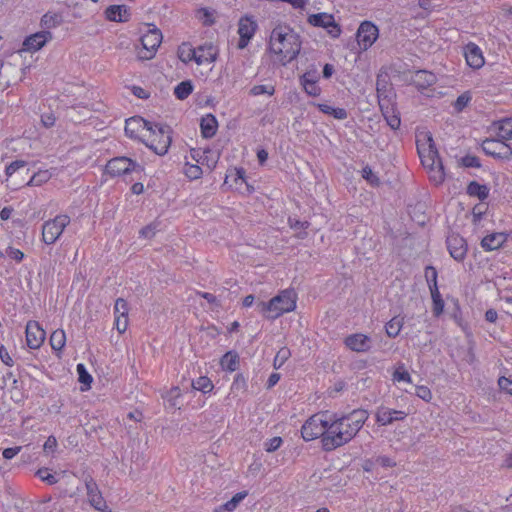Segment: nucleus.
Segmentation results:
<instances>
[{"mask_svg":"<svg viewBox=\"0 0 512 512\" xmlns=\"http://www.w3.org/2000/svg\"><path fill=\"white\" fill-rule=\"evenodd\" d=\"M436 75L426 70H419L412 76L413 84L420 90L427 89L436 83Z\"/></svg>","mask_w":512,"mask_h":512,"instance_id":"obj_22","label":"nucleus"},{"mask_svg":"<svg viewBox=\"0 0 512 512\" xmlns=\"http://www.w3.org/2000/svg\"><path fill=\"white\" fill-rule=\"evenodd\" d=\"M51 39V32L40 31L28 36L23 42V48L26 51H38Z\"/></svg>","mask_w":512,"mask_h":512,"instance_id":"obj_19","label":"nucleus"},{"mask_svg":"<svg viewBox=\"0 0 512 512\" xmlns=\"http://www.w3.org/2000/svg\"><path fill=\"white\" fill-rule=\"evenodd\" d=\"M403 326V318L394 317L385 325L386 333L389 337L395 338L399 335Z\"/></svg>","mask_w":512,"mask_h":512,"instance_id":"obj_34","label":"nucleus"},{"mask_svg":"<svg viewBox=\"0 0 512 512\" xmlns=\"http://www.w3.org/2000/svg\"><path fill=\"white\" fill-rule=\"evenodd\" d=\"M193 92L192 81L180 82L174 89V95L179 100H185Z\"/></svg>","mask_w":512,"mask_h":512,"instance_id":"obj_31","label":"nucleus"},{"mask_svg":"<svg viewBox=\"0 0 512 512\" xmlns=\"http://www.w3.org/2000/svg\"><path fill=\"white\" fill-rule=\"evenodd\" d=\"M66 344V334L63 329H57L50 336V345L53 350L61 351Z\"/></svg>","mask_w":512,"mask_h":512,"instance_id":"obj_29","label":"nucleus"},{"mask_svg":"<svg viewBox=\"0 0 512 512\" xmlns=\"http://www.w3.org/2000/svg\"><path fill=\"white\" fill-rule=\"evenodd\" d=\"M393 379L398 382H400V381L411 382V376L405 370H403V371L396 370L393 374Z\"/></svg>","mask_w":512,"mask_h":512,"instance_id":"obj_62","label":"nucleus"},{"mask_svg":"<svg viewBox=\"0 0 512 512\" xmlns=\"http://www.w3.org/2000/svg\"><path fill=\"white\" fill-rule=\"evenodd\" d=\"M290 351L287 348H282L278 351L274 358V367L280 368L284 362L289 358Z\"/></svg>","mask_w":512,"mask_h":512,"instance_id":"obj_47","label":"nucleus"},{"mask_svg":"<svg viewBox=\"0 0 512 512\" xmlns=\"http://www.w3.org/2000/svg\"><path fill=\"white\" fill-rule=\"evenodd\" d=\"M378 102H379V107H380V110L382 113L383 112L389 113V110L394 108V104L392 103V100L389 97V95L379 96Z\"/></svg>","mask_w":512,"mask_h":512,"instance_id":"obj_51","label":"nucleus"},{"mask_svg":"<svg viewBox=\"0 0 512 512\" xmlns=\"http://www.w3.org/2000/svg\"><path fill=\"white\" fill-rule=\"evenodd\" d=\"M115 327L120 334L124 333L128 327V316L115 317Z\"/></svg>","mask_w":512,"mask_h":512,"instance_id":"obj_58","label":"nucleus"},{"mask_svg":"<svg viewBox=\"0 0 512 512\" xmlns=\"http://www.w3.org/2000/svg\"><path fill=\"white\" fill-rule=\"evenodd\" d=\"M162 42L161 31L153 27L149 29L142 37V48L138 51V58L141 60L152 59Z\"/></svg>","mask_w":512,"mask_h":512,"instance_id":"obj_8","label":"nucleus"},{"mask_svg":"<svg viewBox=\"0 0 512 512\" xmlns=\"http://www.w3.org/2000/svg\"><path fill=\"white\" fill-rule=\"evenodd\" d=\"M257 27L258 25L252 17L244 16L240 18L238 24V34L240 36L238 42L239 49H244L248 45L249 41L254 36Z\"/></svg>","mask_w":512,"mask_h":512,"instance_id":"obj_13","label":"nucleus"},{"mask_svg":"<svg viewBox=\"0 0 512 512\" xmlns=\"http://www.w3.org/2000/svg\"><path fill=\"white\" fill-rule=\"evenodd\" d=\"M41 122H42L44 127L50 128V127L55 125L56 117H55V115L52 112L44 113L41 116Z\"/></svg>","mask_w":512,"mask_h":512,"instance_id":"obj_61","label":"nucleus"},{"mask_svg":"<svg viewBox=\"0 0 512 512\" xmlns=\"http://www.w3.org/2000/svg\"><path fill=\"white\" fill-rule=\"evenodd\" d=\"M301 45L299 34L287 25H277L271 31L269 50L283 66L296 59L300 53Z\"/></svg>","mask_w":512,"mask_h":512,"instance_id":"obj_2","label":"nucleus"},{"mask_svg":"<svg viewBox=\"0 0 512 512\" xmlns=\"http://www.w3.org/2000/svg\"><path fill=\"white\" fill-rule=\"evenodd\" d=\"M416 395L426 402H429L432 399V393L426 386H417Z\"/></svg>","mask_w":512,"mask_h":512,"instance_id":"obj_54","label":"nucleus"},{"mask_svg":"<svg viewBox=\"0 0 512 512\" xmlns=\"http://www.w3.org/2000/svg\"><path fill=\"white\" fill-rule=\"evenodd\" d=\"M369 418L365 409H354L340 417L336 415L329 419L328 432L322 439V448L333 451L349 443L361 430Z\"/></svg>","mask_w":512,"mask_h":512,"instance_id":"obj_1","label":"nucleus"},{"mask_svg":"<svg viewBox=\"0 0 512 512\" xmlns=\"http://www.w3.org/2000/svg\"><path fill=\"white\" fill-rule=\"evenodd\" d=\"M85 486L88 501L92 507H94L98 511L112 512L111 510L106 511V501L104 500L96 481L91 476H87L85 478Z\"/></svg>","mask_w":512,"mask_h":512,"instance_id":"obj_12","label":"nucleus"},{"mask_svg":"<svg viewBox=\"0 0 512 512\" xmlns=\"http://www.w3.org/2000/svg\"><path fill=\"white\" fill-rule=\"evenodd\" d=\"M406 417L404 411L379 407L376 411V422L382 426L392 424L394 421L403 420Z\"/></svg>","mask_w":512,"mask_h":512,"instance_id":"obj_18","label":"nucleus"},{"mask_svg":"<svg viewBox=\"0 0 512 512\" xmlns=\"http://www.w3.org/2000/svg\"><path fill=\"white\" fill-rule=\"evenodd\" d=\"M151 123L140 116H134L126 120L125 133L128 137L141 140L148 148L153 150L157 155L163 156L168 152L170 140L168 135H160V141L154 143L153 132L151 131ZM163 133V131L161 132Z\"/></svg>","mask_w":512,"mask_h":512,"instance_id":"obj_3","label":"nucleus"},{"mask_svg":"<svg viewBox=\"0 0 512 512\" xmlns=\"http://www.w3.org/2000/svg\"><path fill=\"white\" fill-rule=\"evenodd\" d=\"M464 56L466 63L473 69H480L485 64L482 50L473 42H469L465 45Z\"/></svg>","mask_w":512,"mask_h":512,"instance_id":"obj_17","label":"nucleus"},{"mask_svg":"<svg viewBox=\"0 0 512 512\" xmlns=\"http://www.w3.org/2000/svg\"><path fill=\"white\" fill-rule=\"evenodd\" d=\"M36 475L44 482L48 483L49 485L56 484L58 482V478L54 475L49 473L48 468H40Z\"/></svg>","mask_w":512,"mask_h":512,"instance_id":"obj_44","label":"nucleus"},{"mask_svg":"<svg viewBox=\"0 0 512 512\" xmlns=\"http://www.w3.org/2000/svg\"><path fill=\"white\" fill-rule=\"evenodd\" d=\"M70 221V217L66 214H59L53 219L45 221L42 225V241L46 245L56 243Z\"/></svg>","mask_w":512,"mask_h":512,"instance_id":"obj_6","label":"nucleus"},{"mask_svg":"<svg viewBox=\"0 0 512 512\" xmlns=\"http://www.w3.org/2000/svg\"><path fill=\"white\" fill-rule=\"evenodd\" d=\"M282 443H283V440L281 437H278V436L273 437V438L269 439L267 442H265V444H264L265 451L269 452V453L274 452L280 448Z\"/></svg>","mask_w":512,"mask_h":512,"instance_id":"obj_50","label":"nucleus"},{"mask_svg":"<svg viewBox=\"0 0 512 512\" xmlns=\"http://www.w3.org/2000/svg\"><path fill=\"white\" fill-rule=\"evenodd\" d=\"M507 241L505 233H492L485 236L481 241V246L485 251L497 250Z\"/></svg>","mask_w":512,"mask_h":512,"instance_id":"obj_23","label":"nucleus"},{"mask_svg":"<svg viewBox=\"0 0 512 512\" xmlns=\"http://www.w3.org/2000/svg\"><path fill=\"white\" fill-rule=\"evenodd\" d=\"M378 37V28L371 22L360 24L357 31V42L364 49L371 47Z\"/></svg>","mask_w":512,"mask_h":512,"instance_id":"obj_14","label":"nucleus"},{"mask_svg":"<svg viewBox=\"0 0 512 512\" xmlns=\"http://www.w3.org/2000/svg\"><path fill=\"white\" fill-rule=\"evenodd\" d=\"M129 308L128 303L123 298H118L115 301L114 305V315L115 317L128 316Z\"/></svg>","mask_w":512,"mask_h":512,"instance_id":"obj_40","label":"nucleus"},{"mask_svg":"<svg viewBox=\"0 0 512 512\" xmlns=\"http://www.w3.org/2000/svg\"><path fill=\"white\" fill-rule=\"evenodd\" d=\"M57 447V440L54 436H49L44 443V451L45 452H54Z\"/></svg>","mask_w":512,"mask_h":512,"instance_id":"obj_63","label":"nucleus"},{"mask_svg":"<svg viewBox=\"0 0 512 512\" xmlns=\"http://www.w3.org/2000/svg\"><path fill=\"white\" fill-rule=\"evenodd\" d=\"M178 58L184 62L188 63L190 61H194L196 53L195 49L191 47V45L183 43L178 47Z\"/></svg>","mask_w":512,"mask_h":512,"instance_id":"obj_33","label":"nucleus"},{"mask_svg":"<svg viewBox=\"0 0 512 512\" xmlns=\"http://www.w3.org/2000/svg\"><path fill=\"white\" fill-rule=\"evenodd\" d=\"M448 251L452 258L461 262L467 254L466 240L458 234H451L446 240Z\"/></svg>","mask_w":512,"mask_h":512,"instance_id":"obj_15","label":"nucleus"},{"mask_svg":"<svg viewBox=\"0 0 512 512\" xmlns=\"http://www.w3.org/2000/svg\"><path fill=\"white\" fill-rule=\"evenodd\" d=\"M483 152L495 159L509 160L512 157V148L499 138H487L481 144Z\"/></svg>","mask_w":512,"mask_h":512,"instance_id":"obj_9","label":"nucleus"},{"mask_svg":"<svg viewBox=\"0 0 512 512\" xmlns=\"http://www.w3.org/2000/svg\"><path fill=\"white\" fill-rule=\"evenodd\" d=\"M326 414L318 413L311 416L302 426L301 435L305 441H312L317 438L321 440L328 432L329 420Z\"/></svg>","mask_w":512,"mask_h":512,"instance_id":"obj_7","label":"nucleus"},{"mask_svg":"<svg viewBox=\"0 0 512 512\" xmlns=\"http://www.w3.org/2000/svg\"><path fill=\"white\" fill-rule=\"evenodd\" d=\"M248 495L247 491H241L236 493L231 500L227 501L222 508L226 511L232 512L237 505Z\"/></svg>","mask_w":512,"mask_h":512,"instance_id":"obj_38","label":"nucleus"},{"mask_svg":"<svg viewBox=\"0 0 512 512\" xmlns=\"http://www.w3.org/2000/svg\"><path fill=\"white\" fill-rule=\"evenodd\" d=\"M461 163L464 167L480 168L481 163L478 157L474 155H466L462 157Z\"/></svg>","mask_w":512,"mask_h":512,"instance_id":"obj_52","label":"nucleus"},{"mask_svg":"<svg viewBox=\"0 0 512 512\" xmlns=\"http://www.w3.org/2000/svg\"><path fill=\"white\" fill-rule=\"evenodd\" d=\"M45 331L36 321H28L26 325V342L31 349H38L45 340Z\"/></svg>","mask_w":512,"mask_h":512,"instance_id":"obj_16","label":"nucleus"},{"mask_svg":"<svg viewBox=\"0 0 512 512\" xmlns=\"http://www.w3.org/2000/svg\"><path fill=\"white\" fill-rule=\"evenodd\" d=\"M376 462L382 467H394L396 465L395 461L392 458L385 455L379 456L376 459Z\"/></svg>","mask_w":512,"mask_h":512,"instance_id":"obj_64","label":"nucleus"},{"mask_svg":"<svg viewBox=\"0 0 512 512\" xmlns=\"http://www.w3.org/2000/svg\"><path fill=\"white\" fill-rule=\"evenodd\" d=\"M362 177L372 186L380 185L379 177L372 171V169L369 166H365L362 169Z\"/></svg>","mask_w":512,"mask_h":512,"instance_id":"obj_43","label":"nucleus"},{"mask_svg":"<svg viewBox=\"0 0 512 512\" xmlns=\"http://www.w3.org/2000/svg\"><path fill=\"white\" fill-rule=\"evenodd\" d=\"M430 293L433 300V314L435 316H439L442 314L444 310V301L441 297L438 287H435V289H431Z\"/></svg>","mask_w":512,"mask_h":512,"instance_id":"obj_35","label":"nucleus"},{"mask_svg":"<svg viewBox=\"0 0 512 512\" xmlns=\"http://www.w3.org/2000/svg\"><path fill=\"white\" fill-rule=\"evenodd\" d=\"M51 177V174L48 170L38 171L34 173L30 180L27 182L29 186H40L43 183H46Z\"/></svg>","mask_w":512,"mask_h":512,"instance_id":"obj_36","label":"nucleus"},{"mask_svg":"<svg viewBox=\"0 0 512 512\" xmlns=\"http://www.w3.org/2000/svg\"><path fill=\"white\" fill-rule=\"evenodd\" d=\"M308 23L315 27L325 28L328 34L337 38L341 34L340 26L335 22L333 15L328 13L312 14L308 17Z\"/></svg>","mask_w":512,"mask_h":512,"instance_id":"obj_11","label":"nucleus"},{"mask_svg":"<svg viewBox=\"0 0 512 512\" xmlns=\"http://www.w3.org/2000/svg\"><path fill=\"white\" fill-rule=\"evenodd\" d=\"M220 365L223 370L234 372L238 369L239 366V356L236 352L228 351L225 353L221 360Z\"/></svg>","mask_w":512,"mask_h":512,"instance_id":"obj_27","label":"nucleus"},{"mask_svg":"<svg viewBox=\"0 0 512 512\" xmlns=\"http://www.w3.org/2000/svg\"><path fill=\"white\" fill-rule=\"evenodd\" d=\"M62 22V16L59 13L47 12L41 18V26L46 29H52L59 26Z\"/></svg>","mask_w":512,"mask_h":512,"instance_id":"obj_30","label":"nucleus"},{"mask_svg":"<svg viewBox=\"0 0 512 512\" xmlns=\"http://www.w3.org/2000/svg\"><path fill=\"white\" fill-rule=\"evenodd\" d=\"M184 173L189 179L196 180L201 177L202 169L196 164H186Z\"/></svg>","mask_w":512,"mask_h":512,"instance_id":"obj_42","label":"nucleus"},{"mask_svg":"<svg viewBox=\"0 0 512 512\" xmlns=\"http://www.w3.org/2000/svg\"><path fill=\"white\" fill-rule=\"evenodd\" d=\"M296 308V293L293 290H284L268 302L257 303L259 312L266 314L267 318L275 319L284 313L293 311Z\"/></svg>","mask_w":512,"mask_h":512,"instance_id":"obj_5","label":"nucleus"},{"mask_svg":"<svg viewBox=\"0 0 512 512\" xmlns=\"http://www.w3.org/2000/svg\"><path fill=\"white\" fill-rule=\"evenodd\" d=\"M180 395V389L178 387H173L170 389V391H168L166 398L173 407H176L178 405L177 399L180 397Z\"/></svg>","mask_w":512,"mask_h":512,"instance_id":"obj_56","label":"nucleus"},{"mask_svg":"<svg viewBox=\"0 0 512 512\" xmlns=\"http://www.w3.org/2000/svg\"><path fill=\"white\" fill-rule=\"evenodd\" d=\"M494 127L497 129L499 139L507 141L512 139V118H504L494 122Z\"/></svg>","mask_w":512,"mask_h":512,"instance_id":"obj_26","label":"nucleus"},{"mask_svg":"<svg viewBox=\"0 0 512 512\" xmlns=\"http://www.w3.org/2000/svg\"><path fill=\"white\" fill-rule=\"evenodd\" d=\"M498 385L501 390L512 395V380L511 379L502 376L498 379Z\"/></svg>","mask_w":512,"mask_h":512,"instance_id":"obj_57","label":"nucleus"},{"mask_svg":"<svg viewBox=\"0 0 512 512\" xmlns=\"http://www.w3.org/2000/svg\"><path fill=\"white\" fill-rule=\"evenodd\" d=\"M471 101V96L468 92L459 95L455 101L454 107L457 111H462Z\"/></svg>","mask_w":512,"mask_h":512,"instance_id":"obj_49","label":"nucleus"},{"mask_svg":"<svg viewBox=\"0 0 512 512\" xmlns=\"http://www.w3.org/2000/svg\"><path fill=\"white\" fill-rule=\"evenodd\" d=\"M467 194L472 197H477L479 200L483 201L489 196V188L476 181H471L467 186Z\"/></svg>","mask_w":512,"mask_h":512,"instance_id":"obj_28","label":"nucleus"},{"mask_svg":"<svg viewBox=\"0 0 512 512\" xmlns=\"http://www.w3.org/2000/svg\"><path fill=\"white\" fill-rule=\"evenodd\" d=\"M218 129V122L213 114H207L201 118L200 130L203 138H212Z\"/></svg>","mask_w":512,"mask_h":512,"instance_id":"obj_24","label":"nucleus"},{"mask_svg":"<svg viewBox=\"0 0 512 512\" xmlns=\"http://www.w3.org/2000/svg\"><path fill=\"white\" fill-rule=\"evenodd\" d=\"M6 252L11 259L15 260L18 263L24 259V253L20 249L8 247Z\"/></svg>","mask_w":512,"mask_h":512,"instance_id":"obj_59","label":"nucleus"},{"mask_svg":"<svg viewBox=\"0 0 512 512\" xmlns=\"http://www.w3.org/2000/svg\"><path fill=\"white\" fill-rule=\"evenodd\" d=\"M26 165H27V163L25 161H22V160H16V161L10 163L6 167V174H7V176H12L14 173L19 171L20 169H24L26 167Z\"/></svg>","mask_w":512,"mask_h":512,"instance_id":"obj_53","label":"nucleus"},{"mask_svg":"<svg viewBox=\"0 0 512 512\" xmlns=\"http://www.w3.org/2000/svg\"><path fill=\"white\" fill-rule=\"evenodd\" d=\"M344 343L350 350L355 352H367L371 347V339L362 333L347 336Z\"/></svg>","mask_w":512,"mask_h":512,"instance_id":"obj_20","label":"nucleus"},{"mask_svg":"<svg viewBox=\"0 0 512 512\" xmlns=\"http://www.w3.org/2000/svg\"><path fill=\"white\" fill-rule=\"evenodd\" d=\"M425 142L417 140V151L422 165L429 170V178L435 185H440L445 180L443 163L434 144L431 134H425Z\"/></svg>","mask_w":512,"mask_h":512,"instance_id":"obj_4","label":"nucleus"},{"mask_svg":"<svg viewBox=\"0 0 512 512\" xmlns=\"http://www.w3.org/2000/svg\"><path fill=\"white\" fill-rule=\"evenodd\" d=\"M105 16L109 21L127 22L130 19V12L125 5H110L105 10Z\"/></svg>","mask_w":512,"mask_h":512,"instance_id":"obj_21","label":"nucleus"},{"mask_svg":"<svg viewBox=\"0 0 512 512\" xmlns=\"http://www.w3.org/2000/svg\"><path fill=\"white\" fill-rule=\"evenodd\" d=\"M250 95L259 96L262 94H267L269 96H273L275 94V87L273 85H255L250 89Z\"/></svg>","mask_w":512,"mask_h":512,"instance_id":"obj_39","label":"nucleus"},{"mask_svg":"<svg viewBox=\"0 0 512 512\" xmlns=\"http://www.w3.org/2000/svg\"><path fill=\"white\" fill-rule=\"evenodd\" d=\"M195 59L194 61L198 65H202L204 63H212L216 60V52L212 45L209 46H199L195 49Z\"/></svg>","mask_w":512,"mask_h":512,"instance_id":"obj_25","label":"nucleus"},{"mask_svg":"<svg viewBox=\"0 0 512 512\" xmlns=\"http://www.w3.org/2000/svg\"><path fill=\"white\" fill-rule=\"evenodd\" d=\"M192 385L194 389L202 392H207L212 389V383L207 377H199Z\"/></svg>","mask_w":512,"mask_h":512,"instance_id":"obj_46","label":"nucleus"},{"mask_svg":"<svg viewBox=\"0 0 512 512\" xmlns=\"http://www.w3.org/2000/svg\"><path fill=\"white\" fill-rule=\"evenodd\" d=\"M382 115L391 129L396 130L400 127L401 119L399 114L396 112L395 107L389 110V113L383 112Z\"/></svg>","mask_w":512,"mask_h":512,"instance_id":"obj_37","label":"nucleus"},{"mask_svg":"<svg viewBox=\"0 0 512 512\" xmlns=\"http://www.w3.org/2000/svg\"><path fill=\"white\" fill-rule=\"evenodd\" d=\"M77 373H78V379L79 382L82 384H85L87 386H90V384L93 381L92 376L87 372L84 364H78L77 365Z\"/></svg>","mask_w":512,"mask_h":512,"instance_id":"obj_45","label":"nucleus"},{"mask_svg":"<svg viewBox=\"0 0 512 512\" xmlns=\"http://www.w3.org/2000/svg\"><path fill=\"white\" fill-rule=\"evenodd\" d=\"M317 83H318V79L313 82L304 83V85H302V86H303L305 92L309 96L316 97V96H319L321 93V89Z\"/></svg>","mask_w":512,"mask_h":512,"instance_id":"obj_48","label":"nucleus"},{"mask_svg":"<svg viewBox=\"0 0 512 512\" xmlns=\"http://www.w3.org/2000/svg\"><path fill=\"white\" fill-rule=\"evenodd\" d=\"M162 130H163V134H165L166 136L168 135V138L170 140V143L172 142V137H171V134H172V130H171V127L169 125H166V124H159V123H151V131L153 132V137L154 138V143H158L160 141V135H162Z\"/></svg>","mask_w":512,"mask_h":512,"instance_id":"obj_32","label":"nucleus"},{"mask_svg":"<svg viewBox=\"0 0 512 512\" xmlns=\"http://www.w3.org/2000/svg\"><path fill=\"white\" fill-rule=\"evenodd\" d=\"M425 278L429 287V290L435 289L437 285V270L433 266H427L425 269Z\"/></svg>","mask_w":512,"mask_h":512,"instance_id":"obj_41","label":"nucleus"},{"mask_svg":"<svg viewBox=\"0 0 512 512\" xmlns=\"http://www.w3.org/2000/svg\"><path fill=\"white\" fill-rule=\"evenodd\" d=\"M0 359L5 365L9 367L13 366L14 364L12 357L4 345L0 346Z\"/></svg>","mask_w":512,"mask_h":512,"instance_id":"obj_60","label":"nucleus"},{"mask_svg":"<svg viewBox=\"0 0 512 512\" xmlns=\"http://www.w3.org/2000/svg\"><path fill=\"white\" fill-rule=\"evenodd\" d=\"M156 231H157V225L155 223H151L145 227H143L139 234L141 237H144V238H152L155 234H156Z\"/></svg>","mask_w":512,"mask_h":512,"instance_id":"obj_55","label":"nucleus"},{"mask_svg":"<svg viewBox=\"0 0 512 512\" xmlns=\"http://www.w3.org/2000/svg\"><path fill=\"white\" fill-rule=\"evenodd\" d=\"M141 166L128 157H115L106 164V173L115 177L126 175L132 171L140 170Z\"/></svg>","mask_w":512,"mask_h":512,"instance_id":"obj_10","label":"nucleus"}]
</instances>
